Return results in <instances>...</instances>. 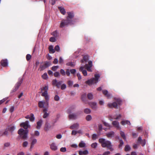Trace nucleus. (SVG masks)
I'll list each match as a JSON object with an SVG mask.
<instances>
[{
  "label": "nucleus",
  "instance_id": "16",
  "mask_svg": "<svg viewBox=\"0 0 155 155\" xmlns=\"http://www.w3.org/2000/svg\"><path fill=\"white\" fill-rule=\"evenodd\" d=\"M40 135V133L38 130H35L34 131V134H31V137H30L31 139L33 138L34 137H38Z\"/></svg>",
  "mask_w": 155,
  "mask_h": 155
},
{
  "label": "nucleus",
  "instance_id": "29",
  "mask_svg": "<svg viewBox=\"0 0 155 155\" xmlns=\"http://www.w3.org/2000/svg\"><path fill=\"white\" fill-rule=\"evenodd\" d=\"M114 133L113 131H110L106 134V136L108 137H114Z\"/></svg>",
  "mask_w": 155,
  "mask_h": 155
},
{
  "label": "nucleus",
  "instance_id": "59",
  "mask_svg": "<svg viewBox=\"0 0 155 155\" xmlns=\"http://www.w3.org/2000/svg\"><path fill=\"white\" fill-rule=\"evenodd\" d=\"M66 88V86L65 84H63L61 86V90H63L65 89Z\"/></svg>",
  "mask_w": 155,
  "mask_h": 155
},
{
  "label": "nucleus",
  "instance_id": "6",
  "mask_svg": "<svg viewBox=\"0 0 155 155\" xmlns=\"http://www.w3.org/2000/svg\"><path fill=\"white\" fill-rule=\"evenodd\" d=\"M51 65V63L50 61H45L43 64H41L40 66V71H42L46 68Z\"/></svg>",
  "mask_w": 155,
  "mask_h": 155
},
{
  "label": "nucleus",
  "instance_id": "60",
  "mask_svg": "<svg viewBox=\"0 0 155 155\" xmlns=\"http://www.w3.org/2000/svg\"><path fill=\"white\" fill-rule=\"evenodd\" d=\"M15 109V107L14 106H12L10 107L9 109V111L10 112L12 113L13 112Z\"/></svg>",
  "mask_w": 155,
  "mask_h": 155
},
{
  "label": "nucleus",
  "instance_id": "7",
  "mask_svg": "<svg viewBox=\"0 0 155 155\" xmlns=\"http://www.w3.org/2000/svg\"><path fill=\"white\" fill-rule=\"evenodd\" d=\"M22 82V80H21L19 81L15 85V88L11 92L12 93L15 92L18 89L19 87L20 86Z\"/></svg>",
  "mask_w": 155,
  "mask_h": 155
},
{
  "label": "nucleus",
  "instance_id": "11",
  "mask_svg": "<svg viewBox=\"0 0 155 155\" xmlns=\"http://www.w3.org/2000/svg\"><path fill=\"white\" fill-rule=\"evenodd\" d=\"M20 126L21 127H23L24 129L27 130L29 127L28 121H26L25 122H23L21 123L20 124Z\"/></svg>",
  "mask_w": 155,
  "mask_h": 155
},
{
  "label": "nucleus",
  "instance_id": "39",
  "mask_svg": "<svg viewBox=\"0 0 155 155\" xmlns=\"http://www.w3.org/2000/svg\"><path fill=\"white\" fill-rule=\"evenodd\" d=\"M87 97L90 100H91L93 98V95L91 93H89L87 95Z\"/></svg>",
  "mask_w": 155,
  "mask_h": 155
},
{
  "label": "nucleus",
  "instance_id": "15",
  "mask_svg": "<svg viewBox=\"0 0 155 155\" xmlns=\"http://www.w3.org/2000/svg\"><path fill=\"white\" fill-rule=\"evenodd\" d=\"M50 147L51 150L54 151H55L58 149L57 146L54 143H53L50 145Z\"/></svg>",
  "mask_w": 155,
  "mask_h": 155
},
{
  "label": "nucleus",
  "instance_id": "23",
  "mask_svg": "<svg viewBox=\"0 0 155 155\" xmlns=\"http://www.w3.org/2000/svg\"><path fill=\"white\" fill-rule=\"evenodd\" d=\"M88 60V55H84L83 57V58L81 60V63H84V62H87Z\"/></svg>",
  "mask_w": 155,
  "mask_h": 155
},
{
  "label": "nucleus",
  "instance_id": "8",
  "mask_svg": "<svg viewBox=\"0 0 155 155\" xmlns=\"http://www.w3.org/2000/svg\"><path fill=\"white\" fill-rule=\"evenodd\" d=\"M88 104L92 109L95 110H97V104L96 102H89Z\"/></svg>",
  "mask_w": 155,
  "mask_h": 155
},
{
  "label": "nucleus",
  "instance_id": "54",
  "mask_svg": "<svg viewBox=\"0 0 155 155\" xmlns=\"http://www.w3.org/2000/svg\"><path fill=\"white\" fill-rule=\"evenodd\" d=\"M28 144V143L27 141L24 142L22 144V146L23 147H26L27 146Z\"/></svg>",
  "mask_w": 155,
  "mask_h": 155
},
{
  "label": "nucleus",
  "instance_id": "9",
  "mask_svg": "<svg viewBox=\"0 0 155 155\" xmlns=\"http://www.w3.org/2000/svg\"><path fill=\"white\" fill-rule=\"evenodd\" d=\"M68 117L69 119L75 120L76 119L78 115V113L69 114Z\"/></svg>",
  "mask_w": 155,
  "mask_h": 155
},
{
  "label": "nucleus",
  "instance_id": "24",
  "mask_svg": "<svg viewBox=\"0 0 155 155\" xmlns=\"http://www.w3.org/2000/svg\"><path fill=\"white\" fill-rule=\"evenodd\" d=\"M58 9L59 10L61 13L63 15H65L66 11L65 9L63 7H62L61 6L59 7H58Z\"/></svg>",
  "mask_w": 155,
  "mask_h": 155
},
{
  "label": "nucleus",
  "instance_id": "52",
  "mask_svg": "<svg viewBox=\"0 0 155 155\" xmlns=\"http://www.w3.org/2000/svg\"><path fill=\"white\" fill-rule=\"evenodd\" d=\"M54 76L55 77H58L60 76V73L58 72H56L54 73Z\"/></svg>",
  "mask_w": 155,
  "mask_h": 155
},
{
  "label": "nucleus",
  "instance_id": "12",
  "mask_svg": "<svg viewBox=\"0 0 155 155\" xmlns=\"http://www.w3.org/2000/svg\"><path fill=\"white\" fill-rule=\"evenodd\" d=\"M107 106L110 108L114 107L116 109H117L118 108L117 104L115 102H114L112 103L108 104Z\"/></svg>",
  "mask_w": 155,
  "mask_h": 155
},
{
  "label": "nucleus",
  "instance_id": "2",
  "mask_svg": "<svg viewBox=\"0 0 155 155\" xmlns=\"http://www.w3.org/2000/svg\"><path fill=\"white\" fill-rule=\"evenodd\" d=\"M92 62L91 61L88 62V64H86L84 67L81 66L79 69V71L82 72L83 75L84 76H86L87 75V71L85 70H84V68H86L89 72H92V70L91 68L92 67Z\"/></svg>",
  "mask_w": 155,
  "mask_h": 155
},
{
  "label": "nucleus",
  "instance_id": "25",
  "mask_svg": "<svg viewBox=\"0 0 155 155\" xmlns=\"http://www.w3.org/2000/svg\"><path fill=\"white\" fill-rule=\"evenodd\" d=\"M121 124L123 125H124L126 124H128L129 125H131L130 121L128 120H122L121 122Z\"/></svg>",
  "mask_w": 155,
  "mask_h": 155
},
{
  "label": "nucleus",
  "instance_id": "5",
  "mask_svg": "<svg viewBox=\"0 0 155 155\" xmlns=\"http://www.w3.org/2000/svg\"><path fill=\"white\" fill-rule=\"evenodd\" d=\"M28 133V130H24L22 128H20L18 131V134L21 138L26 139L27 137V134Z\"/></svg>",
  "mask_w": 155,
  "mask_h": 155
},
{
  "label": "nucleus",
  "instance_id": "19",
  "mask_svg": "<svg viewBox=\"0 0 155 155\" xmlns=\"http://www.w3.org/2000/svg\"><path fill=\"white\" fill-rule=\"evenodd\" d=\"M41 96L43 97H45V100H46V102H45L46 103V106H47V107L48 108V101L49 100V97L48 95V94H44V96Z\"/></svg>",
  "mask_w": 155,
  "mask_h": 155
},
{
  "label": "nucleus",
  "instance_id": "34",
  "mask_svg": "<svg viewBox=\"0 0 155 155\" xmlns=\"http://www.w3.org/2000/svg\"><path fill=\"white\" fill-rule=\"evenodd\" d=\"M78 146L79 147L81 148L83 147H85V144L84 142L81 141L79 143Z\"/></svg>",
  "mask_w": 155,
  "mask_h": 155
},
{
  "label": "nucleus",
  "instance_id": "4",
  "mask_svg": "<svg viewBox=\"0 0 155 155\" xmlns=\"http://www.w3.org/2000/svg\"><path fill=\"white\" fill-rule=\"evenodd\" d=\"M100 78V75L99 74H95L94 78L88 80L85 82V83L89 85H91L93 84H96L98 82Z\"/></svg>",
  "mask_w": 155,
  "mask_h": 155
},
{
  "label": "nucleus",
  "instance_id": "31",
  "mask_svg": "<svg viewBox=\"0 0 155 155\" xmlns=\"http://www.w3.org/2000/svg\"><path fill=\"white\" fill-rule=\"evenodd\" d=\"M131 147L128 145H127L125 146L124 148V150L126 151H128L130 150Z\"/></svg>",
  "mask_w": 155,
  "mask_h": 155
},
{
  "label": "nucleus",
  "instance_id": "48",
  "mask_svg": "<svg viewBox=\"0 0 155 155\" xmlns=\"http://www.w3.org/2000/svg\"><path fill=\"white\" fill-rule=\"evenodd\" d=\"M92 119L91 116V115H87L86 117V119L87 121H90Z\"/></svg>",
  "mask_w": 155,
  "mask_h": 155
},
{
  "label": "nucleus",
  "instance_id": "32",
  "mask_svg": "<svg viewBox=\"0 0 155 155\" xmlns=\"http://www.w3.org/2000/svg\"><path fill=\"white\" fill-rule=\"evenodd\" d=\"M15 129V127L13 126H9L8 128V130L11 132H13Z\"/></svg>",
  "mask_w": 155,
  "mask_h": 155
},
{
  "label": "nucleus",
  "instance_id": "61",
  "mask_svg": "<svg viewBox=\"0 0 155 155\" xmlns=\"http://www.w3.org/2000/svg\"><path fill=\"white\" fill-rule=\"evenodd\" d=\"M59 97L58 95H55L54 97V100L55 101H58L59 100Z\"/></svg>",
  "mask_w": 155,
  "mask_h": 155
},
{
  "label": "nucleus",
  "instance_id": "21",
  "mask_svg": "<svg viewBox=\"0 0 155 155\" xmlns=\"http://www.w3.org/2000/svg\"><path fill=\"white\" fill-rule=\"evenodd\" d=\"M112 124L117 129L120 128L119 122L117 121H113L112 122Z\"/></svg>",
  "mask_w": 155,
  "mask_h": 155
},
{
  "label": "nucleus",
  "instance_id": "49",
  "mask_svg": "<svg viewBox=\"0 0 155 155\" xmlns=\"http://www.w3.org/2000/svg\"><path fill=\"white\" fill-rule=\"evenodd\" d=\"M68 84L69 87H71L72 86L73 84V82L69 80L68 81Z\"/></svg>",
  "mask_w": 155,
  "mask_h": 155
},
{
  "label": "nucleus",
  "instance_id": "38",
  "mask_svg": "<svg viewBox=\"0 0 155 155\" xmlns=\"http://www.w3.org/2000/svg\"><path fill=\"white\" fill-rule=\"evenodd\" d=\"M51 35L55 37H57L58 35V33L57 32V31L56 30L54 31L51 33Z\"/></svg>",
  "mask_w": 155,
  "mask_h": 155
},
{
  "label": "nucleus",
  "instance_id": "44",
  "mask_svg": "<svg viewBox=\"0 0 155 155\" xmlns=\"http://www.w3.org/2000/svg\"><path fill=\"white\" fill-rule=\"evenodd\" d=\"M62 82H63L62 81H60L57 82L56 86L58 88H59Z\"/></svg>",
  "mask_w": 155,
  "mask_h": 155
},
{
  "label": "nucleus",
  "instance_id": "28",
  "mask_svg": "<svg viewBox=\"0 0 155 155\" xmlns=\"http://www.w3.org/2000/svg\"><path fill=\"white\" fill-rule=\"evenodd\" d=\"M49 52L50 53H54L55 52L54 49H53V46L52 45H50L48 47Z\"/></svg>",
  "mask_w": 155,
  "mask_h": 155
},
{
  "label": "nucleus",
  "instance_id": "41",
  "mask_svg": "<svg viewBox=\"0 0 155 155\" xmlns=\"http://www.w3.org/2000/svg\"><path fill=\"white\" fill-rule=\"evenodd\" d=\"M119 143L120 144L119 145L118 147L119 148H120L124 144V142L122 140H119Z\"/></svg>",
  "mask_w": 155,
  "mask_h": 155
},
{
  "label": "nucleus",
  "instance_id": "35",
  "mask_svg": "<svg viewBox=\"0 0 155 155\" xmlns=\"http://www.w3.org/2000/svg\"><path fill=\"white\" fill-rule=\"evenodd\" d=\"M84 112L86 114H89L91 112V110L89 108H85L84 110Z\"/></svg>",
  "mask_w": 155,
  "mask_h": 155
},
{
  "label": "nucleus",
  "instance_id": "40",
  "mask_svg": "<svg viewBox=\"0 0 155 155\" xmlns=\"http://www.w3.org/2000/svg\"><path fill=\"white\" fill-rule=\"evenodd\" d=\"M97 143L96 142L92 143L91 145V147L94 148H96L97 147Z\"/></svg>",
  "mask_w": 155,
  "mask_h": 155
},
{
  "label": "nucleus",
  "instance_id": "13",
  "mask_svg": "<svg viewBox=\"0 0 155 155\" xmlns=\"http://www.w3.org/2000/svg\"><path fill=\"white\" fill-rule=\"evenodd\" d=\"M0 64L3 67L7 66L8 64V61L7 59H4L2 60L0 62Z\"/></svg>",
  "mask_w": 155,
  "mask_h": 155
},
{
  "label": "nucleus",
  "instance_id": "10",
  "mask_svg": "<svg viewBox=\"0 0 155 155\" xmlns=\"http://www.w3.org/2000/svg\"><path fill=\"white\" fill-rule=\"evenodd\" d=\"M48 86H45L43 88H41V92H42V91H44V92L42 93L41 95V96H44V94H48Z\"/></svg>",
  "mask_w": 155,
  "mask_h": 155
},
{
  "label": "nucleus",
  "instance_id": "14",
  "mask_svg": "<svg viewBox=\"0 0 155 155\" xmlns=\"http://www.w3.org/2000/svg\"><path fill=\"white\" fill-rule=\"evenodd\" d=\"M79 127V124L78 123H76L71 125L70 128L71 129H78Z\"/></svg>",
  "mask_w": 155,
  "mask_h": 155
},
{
  "label": "nucleus",
  "instance_id": "58",
  "mask_svg": "<svg viewBox=\"0 0 155 155\" xmlns=\"http://www.w3.org/2000/svg\"><path fill=\"white\" fill-rule=\"evenodd\" d=\"M60 151L61 152H65L66 151V149L65 147H62L60 148Z\"/></svg>",
  "mask_w": 155,
  "mask_h": 155
},
{
  "label": "nucleus",
  "instance_id": "26",
  "mask_svg": "<svg viewBox=\"0 0 155 155\" xmlns=\"http://www.w3.org/2000/svg\"><path fill=\"white\" fill-rule=\"evenodd\" d=\"M88 153V151L87 150H85L83 151H79V155H87Z\"/></svg>",
  "mask_w": 155,
  "mask_h": 155
},
{
  "label": "nucleus",
  "instance_id": "63",
  "mask_svg": "<svg viewBox=\"0 0 155 155\" xmlns=\"http://www.w3.org/2000/svg\"><path fill=\"white\" fill-rule=\"evenodd\" d=\"M143 140L141 137H139L137 140V143L140 144Z\"/></svg>",
  "mask_w": 155,
  "mask_h": 155
},
{
  "label": "nucleus",
  "instance_id": "27",
  "mask_svg": "<svg viewBox=\"0 0 155 155\" xmlns=\"http://www.w3.org/2000/svg\"><path fill=\"white\" fill-rule=\"evenodd\" d=\"M103 94L108 98H110V95L108 94V91L107 90H104L102 91Z\"/></svg>",
  "mask_w": 155,
  "mask_h": 155
},
{
  "label": "nucleus",
  "instance_id": "20",
  "mask_svg": "<svg viewBox=\"0 0 155 155\" xmlns=\"http://www.w3.org/2000/svg\"><path fill=\"white\" fill-rule=\"evenodd\" d=\"M75 109V107L74 106L70 107L67 110V113L68 114H71L72 112L74 111Z\"/></svg>",
  "mask_w": 155,
  "mask_h": 155
},
{
  "label": "nucleus",
  "instance_id": "62",
  "mask_svg": "<svg viewBox=\"0 0 155 155\" xmlns=\"http://www.w3.org/2000/svg\"><path fill=\"white\" fill-rule=\"evenodd\" d=\"M70 71L71 73L72 74H74L76 72V70L75 69H71L70 70Z\"/></svg>",
  "mask_w": 155,
  "mask_h": 155
},
{
  "label": "nucleus",
  "instance_id": "37",
  "mask_svg": "<svg viewBox=\"0 0 155 155\" xmlns=\"http://www.w3.org/2000/svg\"><path fill=\"white\" fill-rule=\"evenodd\" d=\"M29 119L31 121H33L34 120L35 117H34V115L33 114H30V117Z\"/></svg>",
  "mask_w": 155,
  "mask_h": 155
},
{
  "label": "nucleus",
  "instance_id": "47",
  "mask_svg": "<svg viewBox=\"0 0 155 155\" xmlns=\"http://www.w3.org/2000/svg\"><path fill=\"white\" fill-rule=\"evenodd\" d=\"M60 73L63 76H64L66 75L65 72L63 69H61L60 70Z\"/></svg>",
  "mask_w": 155,
  "mask_h": 155
},
{
  "label": "nucleus",
  "instance_id": "51",
  "mask_svg": "<svg viewBox=\"0 0 155 155\" xmlns=\"http://www.w3.org/2000/svg\"><path fill=\"white\" fill-rule=\"evenodd\" d=\"M31 58V56L30 54H27L26 56V59L27 61H29Z\"/></svg>",
  "mask_w": 155,
  "mask_h": 155
},
{
  "label": "nucleus",
  "instance_id": "36",
  "mask_svg": "<svg viewBox=\"0 0 155 155\" xmlns=\"http://www.w3.org/2000/svg\"><path fill=\"white\" fill-rule=\"evenodd\" d=\"M120 134L122 137L123 138V139L125 140L126 139V137H125L124 133L122 131H120Z\"/></svg>",
  "mask_w": 155,
  "mask_h": 155
},
{
  "label": "nucleus",
  "instance_id": "56",
  "mask_svg": "<svg viewBox=\"0 0 155 155\" xmlns=\"http://www.w3.org/2000/svg\"><path fill=\"white\" fill-rule=\"evenodd\" d=\"M49 41L51 42H54L56 41V39L55 37H51L49 39Z\"/></svg>",
  "mask_w": 155,
  "mask_h": 155
},
{
  "label": "nucleus",
  "instance_id": "1",
  "mask_svg": "<svg viewBox=\"0 0 155 155\" xmlns=\"http://www.w3.org/2000/svg\"><path fill=\"white\" fill-rule=\"evenodd\" d=\"M67 14L68 15L66 19H64L61 21L60 26V28H63L69 24H71L72 21V19L74 16V14L72 12H68Z\"/></svg>",
  "mask_w": 155,
  "mask_h": 155
},
{
  "label": "nucleus",
  "instance_id": "17",
  "mask_svg": "<svg viewBox=\"0 0 155 155\" xmlns=\"http://www.w3.org/2000/svg\"><path fill=\"white\" fill-rule=\"evenodd\" d=\"M42 122L43 121L42 120H40L37 122L36 128L37 129L39 130L40 129L42 125Z\"/></svg>",
  "mask_w": 155,
  "mask_h": 155
},
{
  "label": "nucleus",
  "instance_id": "57",
  "mask_svg": "<svg viewBox=\"0 0 155 155\" xmlns=\"http://www.w3.org/2000/svg\"><path fill=\"white\" fill-rule=\"evenodd\" d=\"M65 73L68 76H69L70 75V70L69 69H67Z\"/></svg>",
  "mask_w": 155,
  "mask_h": 155
},
{
  "label": "nucleus",
  "instance_id": "64",
  "mask_svg": "<svg viewBox=\"0 0 155 155\" xmlns=\"http://www.w3.org/2000/svg\"><path fill=\"white\" fill-rule=\"evenodd\" d=\"M110 153L109 151H107L104 152L102 155H109Z\"/></svg>",
  "mask_w": 155,
  "mask_h": 155
},
{
  "label": "nucleus",
  "instance_id": "22",
  "mask_svg": "<svg viewBox=\"0 0 155 155\" xmlns=\"http://www.w3.org/2000/svg\"><path fill=\"white\" fill-rule=\"evenodd\" d=\"M44 104H46V103L45 101H40L38 103V107L40 108L44 107ZM46 106L47 107V106Z\"/></svg>",
  "mask_w": 155,
  "mask_h": 155
},
{
  "label": "nucleus",
  "instance_id": "43",
  "mask_svg": "<svg viewBox=\"0 0 155 155\" xmlns=\"http://www.w3.org/2000/svg\"><path fill=\"white\" fill-rule=\"evenodd\" d=\"M54 50L57 52H59L60 50V48L58 45H56L54 47Z\"/></svg>",
  "mask_w": 155,
  "mask_h": 155
},
{
  "label": "nucleus",
  "instance_id": "33",
  "mask_svg": "<svg viewBox=\"0 0 155 155\" xmlns=\"http://www.w3.org/2000/svg\"><path fill=\"white\" fill-rule=\"evenodd\" d=\"M50 128L49 124L47 122H46L45 124V130L47 131Z\"/></svg>",
  "mask_w": 155,
  "mask_h": 155
},
{
  "label": "nucleus",
  "instance_id": "50",
  "mask_svg": "<svg viewBox=\"0 0 155 155\" xmlns=\"http://www.w3.org/2000/svg\"><path fill=\"white\" fill-rule=\"evenodd\" d=\"M42 78L45 79H46L48 78V75L47 73H45L42 76Z\"/></svg>",
  "mask_w": 155,
  "mask_h": 155
},
{
  "label": "nucleus",
  "instance_id": "53",
  "mask_svg": "<svg viewBox=\"0 0 155 155\" xmlns=\"http://www.w3.org/2000/svg\"><path fill=\"white\" fill-rule=\"evenodd\" d=\"M37 142V140L36 139H33L32 140L31 144L34 145Z\"/></svg>",
  "mask_w": 155,
  "mask_h": 155
},
{
  "label": "nucleus",
  "instance_id": "18",
  "mask_svg": "<svg viewBox=\"0 0 155 155\" xmlns=\"http://www.w3.org/2000/svg\"><path fill=\"white\" fill-rule=\"evenodd\" d=\"M47 108H45L43 110V112L44 113L43 116V118H46L49 115V113H47Z\"/></svg>",
  "mask_w": 155,
  "mask_h": 155
},
{
  "label": "nucleus",
  "instance_id": "42",
  "mask_svg": "<svg viewBox=\"0 0 155 155\" xmlns=\"http://www.w3.org/2000/svg\"><path fill=\"white\" fill-rule=\"evenodd\" d=\"M66 65L67 66H70L71 67H74L75 66V64L72 62H69L67 63Z\"/></svg>",
  "mask_w": 155,
  "mask_h": 155
},
{
  "label": "nucleus",
  "instance_id": "45",
  "mask_svg": "<svg viewBox=\"0 0 155 155\" xmlns=\"http://www.w3.org/2000/svg\"><path fill=\"white\" fill-rule=\"evenodd\" d=\"M58 68L59 67L58 66H54L51 68V70L53 71H55L57 70V69H58Z\"/></svg>",
  "mask_w": 155,
  "mask_h": 155
},
{
  "label": "nucleus",
  "instance_id": "3",
  "mask_svg": "<svg viewBox=\"0 0 155 155\" xmlns=\"http://www.w3.org/2000/svg\"><path fill=\"white\" fill-rule=\"evenodd\" d=\"M99 142L101 144V146L103 147H106L110 150L111 151L114 150L112 148V145L110 141L106 140L104 138H100L98 140Z\"/></svg>",
  "mask_w": 155,
  "mask_h": 155
},
{
  "label": "nucleus",
  "instance_id": "46",
  "mask_svg": "<svg viewBox=\"0 0 155 155\" xmlns=\"http://www.w3.org/2000/svg\"><path fill=\"white\" fill-rule=\"evenodd\" d=\"M146 143V141L145 139L143 140L140 144H141L142 146L143 147L145 145Z\"/></svg>",
  "mask_w": 155,
  "mask_h": 155
},
{
  "label": "nucleus",
  "instance_id": "30",
  "mask_svg": "<svg viewBox=\"0 0 155 155\" xmlns=\"http://www.w3.org/2000/svg\"><path fill=\"white\" fill-rule=\"evenodd\" d=\"M115 100L116 103L117 104V105H120L121 104L122 101L119 98H115Z\"/></svg>",
  "mask_w": 155,
  "mask_h": 155
},
{
  "label": "nucleus",
  "instance_id": "55",
  "mask_svg": "<svg viewBox=\"0 0 155 155\" xmlns=\"http://www.w3.org/2000/svg\"><path fill=\"white\" fill-rule=\"evenodd\" d=\"M57 81L56 79H54L52 81V84L53 85L56 86V84H57Z\"/></svg>",
  "mask_w": 155,
  "mask_h": 155
}]
</instances>
